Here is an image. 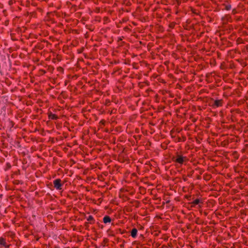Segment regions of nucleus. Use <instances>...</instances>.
Instances as JSON below:
<instances>
[{"instance_id":"nucleus-15","label":"nucleus","mask_w":248,"mask_h":248,"mask_svg":"<svg viewBox=\"0 0 248 248\" xmlns=\"http://www.w3.org/2000/svg\"><path fill=\"white\" fill-rule=\"evenodd\" d=\"M224 228H221L220 229H218L217 231L218 232H222L223 231Z\"/></svg>"},{"instance_id":"nucleus-16","label":"nucleus","mask_w":248,"mask_h":248,"mask_svg":"<svg viewBox=\"0 0 248 248\" xmlns=\"http://www.w3.org/2000/svg\"><path fill=\"white\" fill-rule=\"evenodd\" d=\"M218 202L220 204L223 203V200L222 199H220V198H219L218 199Z\"/></svg>"},{"instance_id":"nucleus-14","label":"nucleus","mask_w":248,"mask_h":248,"mask_svg":"<svg viewBox=\"0 0 248 248\" xmlns=\"http://www.w3.org/2000/svg\"><path fill=\"white\" fill-rule=\"evenodd\" d=\"M219 113H220V116L221 117H223V116L224 115L223 111L222 110H220Z\"/></svg>"},{"instance_id":"nucleus-8","label":"nucleus","mask_w":248,"mask_h":248,"mask_svg":"<svg viewBox=\"0 0 248 248\" xmlns=\"http://www.w3.org/2000/svg\"><path fill=\"white\" fill-rule=\"evenodd\" d=\"M218 155H224V156H226L227 155V153L225 152H222L221 151H220L218 150ZM220 157L221 156H220V155H218V161L220 160Z\"/></svg>"},{"instance_id":"nucleus-18","label":"nucleus","mask_w":248,"mask_h":248,"mask_svg":"<svg viewBox=\"0 0 248 248\" xmlns=\"http://www.w3.org/2000/svg\"><path fill=\"white\" fill-rule=\"evenodd\" d=\"M221 40L222 41V43L224 44V41H226V40L223 39V38H221Z\"/></svg>"},{"instance_id":"nucleus-13","label":"nucleus","mask_w":248,"mask_h":248,"mask_svg":"<svg viewBox=\"0 0 248 248\" xmlns=\"http://www.w3.org/2000/svg\"><path fill=\"white\" fill-rule=\"evenodd\" d=\"M88 221H91L93 220V217L92 216H89L87 218Z\"/></svg>"},{"instance_id":"nucleus-21","label":"nucleus","mask_w":248,"mask_h":248,"mask_svg":"<svg viewBox=\"0 0 248 248\" xmlns=\"http://www.w3.org/2000/svg\"><path fill=\"white\" fill-rule=\"evenodd\" d=\"M246 147H248V144H246Z\"/></svg>"},{"instance_id":"nucleus-3","label":"nucleus","mask_w":248,"mask_h":248,"mask_svg":"<svg viewBox=\"0 0 248 248\" xmlns=\"http://www.w3.org/2000/svg\"><path fill=\"white\" fill-rule=\"evenodd\" d=\"M222 89H223L224 90H226L225 92H224L223 93V95L224 96H225L226 98H227L228 96L231 95L232 94V93H230L228 92V90H230V87L229 86L227 87H222Z\"/></svg>"},{"instance_id":"nucleus-19","label":"nucleus","mask_w":248,"mask_h":248,"mask_svg":"<svg viewBox=\"0 0 248 248\" xmlns=\"http://www.w3.org/2000/svg\"><path fill=\"white\" fill-rule=\"evenodd\" d=\"M219 208H221V207H219V206H218V207H217L218 210Z\"/></svg>"},{"instance_id":"nucleus-20","label":"nucleus","mask_w":248,"mask_h":248,"mask_svg":"<svg viewBox=\"0 0 248 248\" xmlns=\"http://www.w3.org/2000/svg\"><path fill=\"white\" fill-rule=\"evenodd\" d=\"M217 83H218V84H219V81L218 80L217 81ZM219 86V85H218V86Z\"/></svg>"},{"instance_id":"nucleus-1","label":"nucleus","mask_w":248,"mask_h":248,"mask_svg":"<svg viewBox=\"0 0 248 248\" xmlns=\"http://www.w3.org/2000/svg\"><path fill=\"white\" fill-rule=\"evenodd\" d=\"M219 140L220 141V144L222 147H226L229 144L228 137L227 135H222Z\"/></svg>"},{"instance_id":"nucleus-5","label":"nucleus","mask_w":248,"mask_h":248,"mask_svg":"<svg viewBox=\"0 0 248 248\" xmlns=\"http://www.w3.org/2000/svg\"><path fill=\"white\" fill-rule=\"evenodd\" d=\"M175 161L179 163L182 164L184 162V158L181 156H178Z\"/></svg>"},{"instance_id":"nucleus-7","label":"nucleus","mask_w":248,"mask_h":248,"mask_svg":"<svg viewBox=\"0 0 248 248\" xmlns=\"http://www.w3.org/2000/svg\"><path fill=\"white\" fill-rule=\"evenodd\" d=\"M228 66V65L225 62H222L220 65V68L222 70H225Z\"/></svg>"},{"instance_id":"nucleus-9","label":"nucleus","mask_w":248,"mask_h":248,"mask_svg":"<svg viewBox=\"0 0 248 248\" xmlns=\"http://www.w3.org/2000/svg\"><path fill=\"white\" fill-rule=\"evenodd\" d=\"M49 118L50 119H53V120H56L58 118L57 116L55 115V114H51L49 116Z\"/></svg>"},{"instance_id":"nucleus-6","label":"nucleus","mask_w":248,"mask_h":248,"mask_svg":"<svg viewBox=\"0 0 248 248\" xmlns=\"http://www.w3.org/2000/svg\"><path fill=\"white\" fill-rule=\"evenodd\" d=\"M103 221L105 223H109L111 222V218L108 216H106L103 218Z\"/></svg>"},{"instance_id":"nucleus-17","label":"nucleus","mask_w":248,"mask_h":248,"mask_svg":"<svg viewBox=\"0 0 248 248\" xmlns=\"http://www.w3.org/2000/svg\"><path fill=\"white\" fill-rule=\"evenodd\" d=\"M214 105L216 106H217V100H215L214 102Z\"/></svg>"},{"instance_id":"nucleus-11","label":"nucleus","mask_w":248,"mask_h":248,"mask_svg":"<svg viewBox=\"0 0 248 248\" xmlns=\"http://www.w3.org/2000/svg\"><path fill=\"white\" fill-rule=\"evenodd\" d=\"M0 243L1 245L6 246V242L4 241V240L3 238H0Z\"/></svg>"},{"instance_id":"nucleus-2","label":"nucleus","mask_w":248,"mask_h":248,"mask_svg":"<svg viewBox=\"0 0 248 248\" xmlns=\"http://www.w3.org/2000/svg\"><path fill=\"white\" fill-rule=\"evenodd\" d=\"M54 187L57 190H61L62 188V184L61 183V180L60 179H55L53 181Z\"/></svg>"},{"instance_id":"nucleus-10","label":"nucleus","mask_w":248,"mask_h":248,"mask_svg":"<svg viewBox=\"0 0 248 248\" xmlns=\"http://www.w3.org/2000/svg\"><path fill=\"white\" fill-rule=\"evenodd\" d=\"M200 202H201V201L199 199H196L193 201V203L194 205H198L200 204Z\"/></svg>"},{"instance_id":"nucleus-12","label":"nucleus","mask_w":248,"mask_h":248,"mask_svg":"<svg viewBox=\"0 0 248 248\" xmlns=\"http://www.w3.org/2000/svg\"><path fill=\"white\" fill-rule=\"evenodd\" d=\"M223 100L222 99L218 100V107L221 106Z\"/></svg>"},{"instance_id":"nucleus-4","label":"nucleus","mask_w":248,"mask_h":248,"mask_svg":"<svg viewBox=\"0 0 248 248\" xmlns=\"http://www.w3.org/2000/svg\"><path fill=\"white\" fill-rule=\"evenodd\" d=\"M137 232H138L137 229L136 228H133L131 232V236L133 238H136V237L137 236Z\"/></svg>"}]
</instances>
